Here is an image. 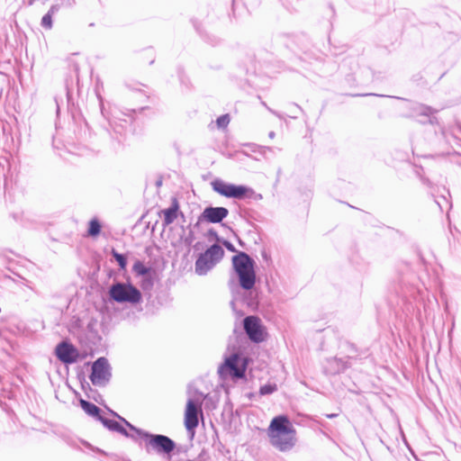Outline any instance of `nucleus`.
I'll use <instances>...</instances> for the list:
<instances>
[{
  "instance_id": "1",
  "label": "nucleus",
  "mask_w": 461,
  "mask_h": 461,
  "mask_svg": "<svg viewBox=\"0 0 461 461\" xmlns=\"http://www.w3.org/2000/svg\"><path fill=\"white\" fill-rule=\"evenodd\" d=\"M270 444L281 452L291 451L297 443L296 429L285 415L272 419L267 428Z\"/></svg>"
},
{
  "instance_id": "2",
  "label": "nucleus",
  "mask_w": 461,
  "mask_h": 461,
  "mask_svg": "<svg viewBox=\"0 0 461 461\" xmlns=\"http://www.w3.org/2000/svg\"><path fill=\"white\" fill-rule=\"evenodd\" d=\"M122 420L128 427L131 428V429L135 431L136 435L144 441L147 452L155 451L158 454L168 455L175 448L176 445L174 441L168 437L163 435L149 434L144 430L136 429L125 420L122 419Z\"/></svg>"
},
{
  "instance_id": "3",
  "label": "nucleus",
  "mask_w": 461,
  "mask_h": 461,
  "mask_svg": "<svg viewBox=\"0 0 461 461\" xmlns=\"http://www.w3.org/2000/svg\"><path fill=\"white\" fill-rule=\"evenodd\" d=\"M233 267L244 290H251L256 283L254 261L245 253H240L232 258Z\"/></svg>"
},
{
  "instance_id": "4",
  "label": "nucleus",
  "mask_w": 461,
  "mask_h": 461,
  "mask_svg": "<svg viewBox=\"0 0 461 461\" xmlns=\"http://www.w3.org/2000/svg\"><path fill=\"white\" fill-rule=\"evenodd\" d=\"M211 185L214 192L227 198L243 199L255 195V192L248 186L236 185L221 179H215Z\"/></svg>"
},
{
  "instance_id": "5",
  "label": "nucleus",
  "mask_w": 461,
  "mask_h": 461,
  "mask_svg": "<svg viewBox=\"0 0 461 461\" xmlns=\"http://www.w3.org/2000/svg\"><path fill=\"white\" fill-rule=\"evenodd\" d=\"M247 364L246 358L238 354H232L225 358L224 363L220 366L218 373L222 379L241 378L244 376Z\"/></svg>"
},
{
  "instance_id": "6",
  "label": "nucleus",
  "mask_w": 461,
  "mask_h": 461,
  "mask_svg": "<svg viewBox=\"0 0 461 461\" xmlns=\"http://www.w3.org/2000/svg\"><path fill=\"white\" fill-rule=\"evenodd\" d=\"M110 297L120 303H137L141 299L140 292L128 283H116L109 289Z\"/></svg>"
},
{
  "instance_id": "7",
  "label": "nucleus",
  "mask_w": 461,
  "mask_h": 461,
  "mask_svg": "<svg viewBox=\"0 0 461 461\" xmlns=\"http://www.w3.org/2000/svg\"><path fill=\"white\" fill-rule=\"evenodd\" d=\"M111 377V368L106 358L99 357L92 366L90 379L95 385H104Z\"/></svg>"
},
{
  "instance_id": "8",
  "label": "nucleus",
  "mask_w": 461,
  "mask_h": 461,
  "mask_svg": "<svg viewBox=\"0 0 461 461\" xmlns=\"http://www.w3.org/2000/svg\"><path fill=\"white\" fill-rule=\"evenodd\" d=\"M199 415L203 416L200 399L189 398L185 411V426L188 431L194 432L198 426Z\"/></svg>"
},
{
  "instance_id": "9",
  "label": "nucleus",
  "mask_w": 461,
  "mask_h": 461,
  "mask_svg": "<svg viewBox=\"0 0 461 461\" xmlns=\"http://www.w3.org/2000/svg\"><path fill=\"white\" fill-rule=\"evenodd\" d=\"M244 329L249 338L254 342H261L266 339V330L259 318L249 316L244 319Z\"/></svg>"
},
{
  "instance_id": "10",
  "label": "nucleus",
  "mask_w": 461,
  "mask_h": 461,
  "mask_svg": "<svg viewBox=\"0 0 461 461\" xmlns=\"http://www.w3.org/2000/svg\"><path fill=\"white\" fill-rule=\"evenodd\" d=\"M56 355L65 364H72L81 358L78 350L68 342H62L57 346Z\"/></svg>"
},
{
  "instance_id": "11",
  "label": "nucleus",
  "mask_w": 461,
  "mask_h": 461,
  "mask_svg": "<svg viewBox=\"0 0 461 461\" xmlns=\"http://www.w3.org/2000/svg\"><path fill=\"white\" fill-rule=\"evenodd\" d=\"M229 211L224 207H207L203 210L201 218L208 222L219 223L227 217Z\"/></svg>"
},
{
  "instance_id": "12",
  "label": "nucleus",
  "mask_w": 461,
  "mask_h": 461,
  "mask_svg": "<svg viewBox=\"0 0 461 461\" xmlns=\"http://www.w3.org/2000/svg\"><path fill=\"white\" fill-rule=\"evenodd\" d=\"M215 264L209 259L205 254L200 255L195 262V273L199 276L205 275L209 270H211Z\"/></svg>"
},
{
  "instance_id": "13",
  "label": "nucleus",
  "mask_w": 461,
  "mask_h": 461,
  "mask_svg": "<svg viewBox=\"0 0 461 461\" xmlns=\"http://www.w3.org/2000/svg\"><path fill=\"white\" fill-rule=\"evenodd\" d=\"M204 254L213 262V264H216L222 258L224 251L221 246L212 245L204 252Z\"/></svg>"
},
{
  "instance_id": "14",
  "label": "nucleus",
  "mask_w": 461,
  "mask_h": 461,
  "mask_svg": "<svg viewBox=\"0 0 461 461\" xmlns=\"http://www.w3.org/2000/svg\"><path fill=\"white\" fill-rule=\"evenodd\" d=\"M99 420L104 424V427H106L110 430L120 432L127 437L130 436L127 433L126 429L116 420H108V419L103 418L102 416L99 417Z\"/></svg>"
},
{
  "instance_id": "15",
  "label": "nucleus",
  "mask_w": 461,
  "mask_h": 461,
  "mask_svg": "<svg viewBox=\"0 0 461 461\" xmlns=\"http://www.w3.org/2000/svg\"><path fill=\"white\" fill-rule=\"evenodd\" d=\"M80 406L81 408L87 413L88 415L92 417H95L99 420L100 409L94 403H91L85 400H80Z\"/></svg>"
},
{
  "instance_id": "16",
  "label": "nucleus",
  "mask_w": 461,
  "mask_h": 461,
  "mask_svg": "<svg viewBox=\"0 0 461 461\" xmlns=\"http://www.w3.org/2000/svg\"><path fill=\"white\" fill-rule=\"evenodd\" d=\"M164 214V224L169 225L171 224L177 217V208L171 207L163 211Z\"/></svg>"
},
{
  "instance_id": "17",
  "label": "nucleus",
  "mask_w": 461,
  "mask_h": 461,
  "mask_svg": "<svg viewBox=\"0 0 461 461\" xmlns=\"http://www.w3.org/2000/svg\"><path fill=\"white\" fill-rule=\"evenodd\" d=\"M133 271L138 276H145V275H147L149 272V268L147 267L142 262L137 261L133 265Z\"/></svg>"
},
{
  "instance_id": "18",
  "label": "nucleus",
  "mask_w": 461,
  "mask_h": 461,
  "mask_svg": "<svg viewBox=\"0 0 461 461\" xmlns=\"http://www.w3.org/2000/svg\"><path fill=\"white\" fill-rule=\"evenodd\" d=\"M277 390L276 384H268L260 387L259 393L261 395L271 394Z\"/></svg>"
},
{
  "instance_id": "19",
  "label": "nucleus",
  "mask_w": 461,
  "mask_h": 461,
  "mask_svg": "<svg viewBox=\"0 0 461 461\" xmlns=\"http://www.w3.org/2000/svg\"><path fill=\"white\" fill-rule=\"evenodd\" d=\"M100 224L96 220H92L89 223L88 233L91 236H95L100 232Z\"/></svg>"
},
{
  "instance_id": "20",
  "label": "nucleus",
  "mask_w": 461,
  "mask_h": 461,
  "mask_svg": "<svg viewBox=\"0 0 461 461\" xmlns=\"http://www.w3.org/2000/svg\"><path fill=\"white\" fill-rule=\"evenodd\" d=\"M113 256L115 258V260L118 262L120 267L124 269L126 267V264H127V261H126V258H124V256L122 254H119L118 252H116L114 250L113 251Z\"/></svg>"
},
{
  "instance_id": "21",
  "label": "nucleus",
  "mask_w": 461,
  "mask_h": 461,
  "mask_svg": "<svg viewBox=\"0 0 461 461\" xmlns=\"http://www.w3.org/2000/svg\"><path fill=\"white\" fill-rule=\"evenodd\" d=\"M229 122H230V117H229L228 114H224V115L220 116L217 119V121H216V123H217L219 128H225V127H227Z\"/></svg>"
},
{
  "instance_id": "22",
  "label": "nucleus",
  "mask_w": 461,
  "mask_h": 461,
  "mask_svg": "<svg viewBox=\"0 0 461 461\" xmlns=\"http://www.w3.org/2000/svg\"><path fill=\"white\" fill-rule=\"evenodd\" d=\"M41 25L47 29L52 27V16L51 14H46L41 19Z\"/></svg>"
},
{
  "instance_id": "23",
  "label": "nucleus",
  "mask_w": 461,
  "mask_h": 461,
  "mask_svg": "<svg viewBox=\"0 0 461 461\" xmlns=\"http://www.w3.org/2000/svg\"><path fill=\"white\" fill-rule=\"evenodd\" d=\"M204 400L206 401V405L211 404V408L214 409L216 406V403L212 402V398L208 395L204 396Z\"/></svg>"
},
{
  "instance_id": "24",
  "label": "nucleus",
  "mask_w": 461,
  "mask_h": 461,
  "mask_svg": "<svg viewBox=\"0 0 461 461\" xmlns=\"http://www.w3.org/2000/svg\"><path fill=\"white\" fill-rule=\"evenodd\" d=\"M58 11H59V6H58V5H52V6L50 8V10H49V12H48L47 14H51V16H52V15H53L54 14H56Z\"/></svg>"
},
{
  "instance_id": "25",
  "label": "nucleus",
  "mask_w": 461,
  "mask_h": 461,
  "mask_svg": "<svg viewBox=\"0 0 461 461\" xmlns=\"http://www.w3.org/2000/svg\"><path fill=\"white\" fill-rule=\"evenodd\" d=\"M274 136H275V133H274L273 131H271V132L269 133V137H270L271 139H273V138H274Z\"/></svg>"
},
{
  "instance_id": "26",
  "label": "nucleus",
  "mask_w": 461,
  "mask_h": 461,
  "mask_svg": "<svg viewBox=\"0 0 461 461\" xmlns=\"http://www.w3.org/2000/svg\"><path fill=\"white\" fill-rule=\"evenodd\" d=\"M337 415L336 414H329L327 415L328 418H333V417H336Z\"/></svg>"
},
{
  "instance_id": "27",
  "label": "nucleus",
  "mask_w": 461,
  "mask_h": 461,
  "mask_svg": "<svg viewBox=\"0 0 461 461\" xmlns=\"http://www.w3.org/2000/svg\"><path fill=\"white\" fill-rule=\"evenodd\" d=\"M130 437H131V438H134V439H136V438H137V437H136V436H134V435H131Z\"/></svg>"
}]
</instances>
